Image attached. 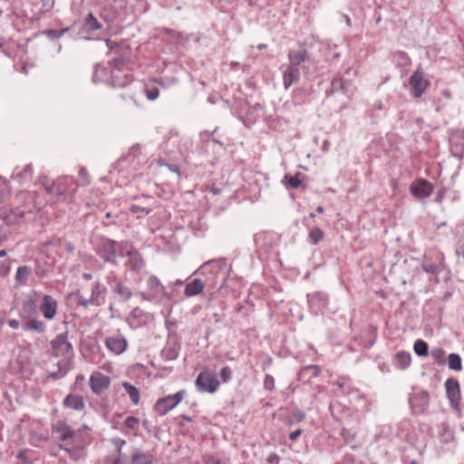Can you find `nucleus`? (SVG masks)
I'll use <instances>...</instances> for the list:
<instances>
[{
  "mask_svg": "<svg viewBox=\"0 0 464 464\" xmlns=\"http://www.w3.org/2000/svg\"><path fill=\"white\" fill-rule=\"evenodd\" d=\"M111 75V87H125L132 82V75L124 59L118 58L109 62Z\"/></svg>",
  "mask_w": 464,
  "mask_h": 464,
  "instance_id": "f257e3e1",
  "label": "nucleus"
},
{
  "mask_svg": "<svg viewBox=\"0 0 464 464\" xmlns=\"http://www.w3.org/2000/svg\"><path fill=\"white\" fill-rule=\"evenodd\" d=\"M187 392L180 390L175 394L168 395L157 400L154 404V411L159 416H165L168 412L176 408L185 398Z\"/></svg>",
  "mask_w": 464,
  "mask_h": 464,
  "instance_id": "f03ea898",
  "label": "nucleus"
},
{
  "mask_svg": "<svg viewBox=\"0 0 464 464\" xmlns=\"http://www.w3.org/2000/svg\"><path fill=\"white\" fill-rule=\"evenodd\" d=\"M146 285V290L141 293L143 298L155 303L162 302L167 295V292L160 279L151 275L148 277Z\"/></svg>",
  "mask_w": 464,
  "mask_h": 464,
  "instance_id": "7ed1b4c3",
  "label": "nucleus"
},
{
  "mask_svg": "<svg viewBox=\"0 0 464 464\" xmlns=\"http://www.w3.org/2000/svg\"><path fill=\"white\" fill-rule=\"evenodd\" d=\"M219 381L212 371H203L198 373L195 385L200 392L214 393L219 387Z\"/></svg>",
  "mask_w": 464,
  "mask_h": 464,
  "instance_id": "20e7f679",
  "label": "nucleus"
},
{
  "mask_svg": "<svg viewBox=\"0 0 464 464\" xmlns=\"http://www.w3.org/2000/svg\"><path fill=\"white\" fill-rule=\"evenodd\" d=\"M105 293L106 287L99 281H96L92 286V294L90 297L79 295V303L84 308H87L90 305L100 306L104 303Z\"/></svg>",
  "mask_w": 464,
  "mask_h": 464,
  "instance_id": "39448f33",
  "label": "nucleus"
},
{
  "mask_svg": "<svg viewBox=\"0 0 464 464\" xmlns=\"http://www.w3.org/2000/svg\"><path fill=\"white\" fill-rule=\"evenodd\" d=\"M409 84L412 89V95L420 98L430 86V82L426 79L424 72L419 68L411 76Z\"/></svg>",
  "mask_w": 464,
  "mask_h": 464,
  "instance_id": "423d86ee",
  "label": "nucleus"
},
{
  "mask_svg": "<svg viewBox=\"0 0 464 464\" xmlns=\"http://www.w3.org/2000/svg\"><path fill=\"white\" fill-rule=\"evenodd\" d=\"M104 344L110 353L120 355L127 350L128 341L118 330L116 334L105 338Z\"/></svg>",
  "mask_w": 464,
  "mask_h": 464,
  "instance_id": "0eeeda50",
  "label": "nucleus"
},
{
  "mask_svg": "<svg viewBox=\"0 0 464 464\" xmlns=\"http://www.w3.org/2000/svg\"><path fill=\"white\" fill-rule=\"evenodd\" d=\"M53 354L70 358L72 355V346L68 342L67 335L62 334L52 342Z\"/></svg>",
  "mask_w": 464,
  "mask_h": 464,
  "instance_id": "6e6552de",
  "label": "nucleus"
},
{
  "mask_svg": "<svg viewBox=\"0 0 464 464\" xmlns=\"http://www.w3.org/2000/svg\"><path fill=\"white\" fill-rule=\"evenodd\" d=\"M410 191L414 198L422 199L431 195L433 186L428 180L420 179L411 183Z\"/></svg>",
  "mask_w": 464,
  "mask_h": 464,
  "instance_id": "1a4fd4ad",
  "label": "nucleus"
},
{
  "mask_svg": "<svg viewBox=\"0 0 464 464\" xmlns=\"http://www.w3.org/2000/svg\"><path fill=\"white\" fill-rule=\"evenodd\" d=\"M111 379L109 376L95 372L90 377V387L93 393L99 394L110 387Z\"/></svg>",
  "mask_w": 464,
  "mask_h": 464,
  "instance_id": "9d476101",
  "label": "nucleus"
},
{
  "mask_svg": "<svg viewBox=\"0 0 464 464\" xmlns=\"http://www.w3.org/2000/svg\"><path fill=\"white\" fill-rule=\"evenodd\" d=\"M447 397L454 409H459L460 401L459 383L455 379H448L445 382Z\"/></svg>",
  "mask_w": 464,
  "mask_h": 464,
  "instance_id": "9b49d317",
  "label": "nucleus"
},
{
  "mask_svg": "<svg viewBox=\"0 0 464 464\" xmlns=\"http://www.w3.org/2000/svg\"><path fill=\"white\" fill-rule=\"evenodd\" d=\"M57 308L58 303L53 296L44 295L43 302L40 304V311L45 319L53 320L57 314Z\"/></svg>",
  "mask_w": 464,
  "mask_h": 464,
  "instance_id": "f8f14e48",
  "label": "nucleus"
},
{
  "mask_svg": "<svg viewBox=\"0 0 464 464\" xmlns=\"http://www.w3.org/2000/svg\"><path fill=\"white\" fill-rule=\"evenodd\" d=\"M300 79V72L296 66L286 65L283 71V85L285 90L296 83Z\"/></svg>",
  "mask_w": 464,
  "mask_h": 464,
  "instance_id": "ddd939ff",
  "label": "nucleus"
},
{
  "mask_svg": "<svg viewBox=\"0 0 464 464\" xmlns=\"http://www.w3.org/2000/svg\"><path fill=\"white\" fill-rule=\"evenodd\" d=\"M430 395L427 392L422 391L414 394L410 399V403L412 409L418 412H421L426 410L429 406Z\"/></svg>",
  "mask_w": 464,
  "mask_h": 464,
  "instance_id": "4468645a",
  "label": "nucleus"
},
{
  "mask_svg": "<svg viewBox=\"0 0 464 464\" xmlns=\"http://www.w3.org/2000/svg\"><path fill=\"white\" fill-rule=\"evenodd\" d=\"M92 81L94 82H103L111 86V75L110 73L109 64L107 66L96 65L93 71Z\"/></svg>",
  "mask_w": 464,
  "mask_h": 464,
  "instance_id": "2eb2a0df",
  "label": "nucleus"
},
{
  "mask_svg": "<svg viewBox=\"0 0 464 464\" xmlns=\"http://www.w3.org/2000/svg\"><path fill=\"white\" fill-rule=\"evenodd\" d=\"M52 428L53 431L58 434L61 440H67L74 434L73 430L63 420H57Z\"/></svg>",
  "mask_w": 464,
  "mask_h": 464,
  "instance_id": "dca6fc26",
  "label": "nucleus"
},
{
  "mask_svg": "<svg viewBox=\"0 0 464 464\" xmlns=\"http://www.w3.org/2000/svg\"><path fill=\"white\" fill-rule=\"evenodd\" d=\"M411 362V355L409 352L401 351L395 353L392 358V364L399 370L407 369Z\"/></svg>",
  "mask_w": 464,
  "mask_h": 464,
  "instance_id": "f3484780",
  "label": "nucleus"
},
{
  "mask_svg": "<svg viewBox=\"0 0 464 464\" xmlns=\"http://www.w3.org/2000/svg\"><path fill=\"white\" fill-rule=\"evenodd\" d=\"M205 285L202 280L195 278L191 282L188 283L184 289V295L187 297H192L199 295L204 290Z\"/></svg>",
  "mask_w": 464,
  "mask_h": 464,
  "instance_id": "a211bd4d",
  "label": "nucleus"
},
{
  "mask_svg": "<svg viewBox=\"0 0 464 464\" xmlns=\"http://www.w3.org/2000/svg\"><path fill=\"white\" fill-rule=\"evenodd\" d=\"M307 52L304 49L291 50L288 53L290 65L297 66L307 60Z\"/></svg>",
  "mask_w": 464,
  "mask_h": 464,
  "instance_id": "6ab92c4d",
  "label": "nucleus"
},
{
  "mask_svg": "<svg viewBox=\"0 0 464 464\" xmlns=\"http://www.w3.org/2000/svg\"><path fill=\"white\" fill-rule=\"evenodd\" d=\"M63 403L65 407L72 410L82 411L84 409V401L81 396L70 394L64 399Z\"/></svg>",
  "mask_w": 464,
  "mask_h": 464,
  "instance_id": "aec40b11",
  "label": "nucleus"
},
{
  "mask_svg": "<svg viewBox=\"0 0 464 464\" xmlns=\"http://www.w3.org/2000/svg\"><path fill=\"white\" fill-rule=\"evenodd\" d=\"M127 394L134 405H138L140 400L139 390L128 382L122 383Z\"/></svg>",
  "mask_w": 464,
  "mask_h": 464,
  "instance_id": "412c9836",
  "label": "nucleus"
},
{
  "mask_svg": "<svg viewBox=\"0 0 464 464\" xmlns=\"http://www.w3.org/2000/svg\"><path fill=\"white\" fill-rule=\"evenodd\" d=\"M303 175L296 173L295 176L285 175L284 177V184L288 188H297L302 184Z\"/></svg>",
  "mask_w": 464,
  "mask_h": 464,
  "instance_id": "4be33fe9",
  "label": "nucleus"
},
{
  "mask_svg": "<svg viewBox=\"0 0 464 464\" xmlns=\"http://www.w3.org/2000/svg\"><path fill=\"white\" fill-rule=\"evenodd\" d=\"M114 292L121 297V300H129L132 293L129 287H127L122 282L116 283L114 286Z\"/></svg>",
  "mask_w": 464,
  "mask_h": 464,
  "instance_id": "5701e85b",
  "label": "nucleus"
},
{
  "mask_svg": "<svg viewBox=\"0 0 464 464\" xmlns=\"http://www.w3.org/2000/svg\"><path fill=\"white\" fill-rule=\"evenodd\" d=\"M448 367L450 370L459 372L462 369L461 358L458 353H450L448 357Z\"/></svg>",
  "mask_w": 464,
  "mask_h": 464,
  "instance_id": "b1692460",
  "label": "nucleus"
},
{
  "mask_svg": "<svg viewBox=\"0 0 464 464\" xmlns=\"http://www.w3.org/2000/svg\"><path fill=\"white\" fill-rule=\"evenodd\" d=\"M31 273L32 269L29 266H19L16 270L15 279L22 284H25Z\"/></svg>",
  "mask_w": 464,
  "mask_h": 464,
  "instance_id": "393cba45",
  "label": "nucleus"
},
{
  "mask_svg": "<svg viewBox=\"0 0 464 464\" xmlns=\"http://www.w3.org/2000/svg\"><path fill=\"white\" fill-rule=\"evenodd\" d=\"M44 328V324L36 319L30 320L24 327L25 331H33L36 333H43Z\"/></svg>",
  "mask_w": 464,
  "mask_h": 464,
  "instance_id": "a878e982",
  "label": "nucleus"
},
{
  "mask_svg": "<svg viewBox=\"0 0 464 464\" xmlns=\"http://www.w3.org/2000/svg\"><path fill=\"white\" fill-rule=\"evenodd\" d=\"M84 25L89 31H97L102 28V24L92 13H90L85 18Z\"/></svg>",
  "mask_w": 464,
  "mask_h": 464,
  "instance_id": "bb28decb",
  "label": "nucleus"
},
{
  "mask_svg": "<svg viewBox=\"0 0 464 464\" xmlns=\"http://www.w3.org/2000/svg\"><path fill=\"white\" fill-rule=\"evenodd\" d=\"M129 256L132 262V268L135 270H140L144 266V261L138 252L135 250L129 251Z\"/></svg>",
  "mask_w": 464,
  "mask_h": 464,
  "instance_id": "cd10ccee",
  "label": "nucleus"
},
{
  "mask_svg": "<svg viewBox=\"0 0 464 464\" xmlns=\"http://www.w3.org/2000/svg\"><path fill=\"white\" fill-rule=\"evenodd\" d=\"M324 237V232L320 227H314L308 233V239L311 244L317 245Z\"/></svg>",
  "mask_w": 464,
  "mask_h": 464,
  "instance_id": "c85d7f7f",
  "label": "nucleus"
},
{
  "mask_svg": "<svg viewBox=\"0 0 464 464\" xmlns=\"http://www.w3.org/2000/svg\"><path fill=\"white\" fill-rule=\"evenodd\" d=\"M430 356L432 359L439 364L443 365L446 362V354L443 349L441 348H433L430 351Z\"/></svg>",
  "mask_w": 464,
  "mask_h": 464,
  "instance_id": "c756f323",
  "label": "nucleus"
},
{
  "mask_svg": "<svg viewBox=\"0 0 464 464\" xmlns=\"http://www.w3.org/2000/svg\"><path fill=\"white\" fill-rule=\"evenodd\" d=\"M414 352L419 356H427L429 348L426 342L423 340H417L413 345Z\"/></svg>",
  "mask_w": 464,
  "mask_h": 464,
  "instance_id": "7c9ffc66",
  "label": "nucleus"
},
{
  "mask_svg": "<svg viewBox=\"0 0 464 464\" xmlns=\"http://www.w3.org/2000/svg\"><path fill=\"white\" fill-rule=\"evenodd\" d=\"M151 456L146 453L137 452L132 456V464H151Z\"/></svg>",
  "mask_w": 464,
  "mask_h": 464,
  "instance_id": "2f4dec72",
  "label": "nucleus"
},
{
  "mask_svg": "<svg viewBox=\"0 0 464 464\" xmlns=\"http://www.w3.org/2000/svg\"><path fill=\"white\" fill-rule=\"evenodd\" d=\"M123 424L127 429L136 433L139 430L140 420L137 417L129 416L125 419Z\"/></svg>",
  "mask_w": 464,
  "mask_h": 464,
  "instance_id": "473e14b6",
  "label": "nucleus"
},
{
  "mask_svg": "<svg viewBox=\"0 0 464 464\" xmlns=\"http://www.w3.org/2000/svg\"><path fill=\"white\" fill-rule=\"evenodd\" d=\"M144 92H145L146 97L150 101L156 100L160 94L159 89L155 86L146 85Z\"/></svg>",
  "mask_w": 464,
  "mask_h": 464,
  "instance_id": "72a5a7b5",
  "label": "nucleus"
},
{
  "mask_svg": "<svg viewBox=\"0 0 464 464\" xmlns=\"http://www.w3.org/2000/svg\"><path fill=\"white\" fill-rule=\"evenodd\" d=\"M114 245L115 243L112 242V241H108L106 243V251H107V254L105 256V261H111L112 258H114L115 256V247H114Z\"/></svg>",
  "mask_w": 464,
  "mask_h": 464,
  "instance_id": "f704fd0d",
  "label": "nucleus"
},
{
  "mask_svg": "<svg viewBox=\"0 0 464 464\" xmlns=\"http://www.w3.org/2000/svg\"><path fill=\"white\" fill-rule=\"evenodd\" d=\"M232 377V371L229 366H225L220 371V378L222 382H227Z\"/></svg>",
  "mask_w": 464,
  "mask_h": 464,
  "instance_id": "c9c22d12",
  "label": "nucleus"
},
{
  "mask_svg": "<svg viewBox=\"0 0 464 464\" xmlns=\"http://www.w3.org/2000/svg\"><path fill=\"white\" fill-rule=\"evenodd\" d=\"M264 387L266 390L272 391L275 388V379L273 376L266 374L264 380Z\"/></svg>",
  "mask_w": 464,
  "mask_h": 464,
  "instance_id": "e433bc0d",
  "label": "nucleus"
},
{
  "mask_svg": "<svg viewBox=\"0 0 464 464\" xmlns=\"http://www.w3.org/2000/svg\"><path fill=\"white\" fill-rule=\"evenodd\" d=\"M67 31L66 30H60V31H56V30H47L44 32L45 34H47L50 38H59L61 37L65 32Z\"/></svg>",
  "mask_w": 464,
  "mask_h": 464,
  "instance_id": "4c0bfd02",
  "label": "nucleus"
},
{
  "mask_svg": "<svg viewBox=\"0 0 464 464\" xmlns=\"http://www.w3.org/2000/svg\"><path fill=\"white\" fill-rule=\"evenodd\" d=\"M113 445L117 448L119 454L121 453L122 447L126 444V441L121 438H114L111 440Z\"/></svg>",
  "mask_w": 464,
  "mask_h": 464,
  "instance_id": "58836bf2",
  "label": "nucleus"
},
{
  "mask_svg": "<svg viewBox=\"0 0 464 464\" xmlns=\"http://www.w3.org/2000/svg\"><path fill=\"white\" fill-rule=\"evenodd\" d=\"M423 269L428 272V273H436L438 271V267L437 266L433 265V264H430V265H428V264H424L422 266Z\"/></svg>",
  "mask_w": 464,
  "mask_h": 464,
  "instance_id": "ea45409f",
  "label": "nucleus"
},
{
  "mask_svg": "<svg viewBox=\"0 0 464 464\" xmlns=\"http://www.w3.org/2000/svg\"><path fill=\"white\" fill-rule=\"evenodd\" d=\"M308 297H309V301H310L311 304H313V303L314 302V300L316 298L320 299L323 302V305L326 304V298L323 295H314L312 297L310 295H308Z\"/></svg>",
  "mask_w": 464,
  "mask_h": 464,
  "instance_id": "a19ab883",
  "label": "nucleus"
},
{
  "mask_svg": "<svg viewBox=\"0 0 464 464\" xmlns=\"http://www.w3.org/2000/svg\"><path fill=\"white\" fill-rule=\"evenodd\" d=\"M7 324L12 329H18L20 327V323L16 319L8 320Z\"/></svg>",
  "mask_w": 464,
  "mask_h": 464,
  "instance_id": "79ce46f5",
  "label": "nucleus"
},
{
  "mask_svg": "<svg viewBox=\"0 0 464 464\" xmlns=\"http://www.w3.org/2000/svg\"><path fill=\"white\" fill-rule=\"evenodd\" d=\"M332 86L335 90H337L339 88H343V80L342 79H334L332 82Z\"/></svg>",
  "mask_w": 464,
  "mask_h": 464,
  "instance_id": "37998d69",
  "label": "nucleus"
},
{
  "mask_svg": "<svg viewBox=\"0 0 464 464\" xmlns=\"http://www.w3.org/2000/svg\"><path fill=\"white\" fill-rule=\"evenodd\" d=\"M79 175L82 178L84 183H89L86 170L83 168L79 170Z\"/></svg>",
  "mask_w": 464,
  "mask_h": 464,
  "instance_id": "c03bdc74",
  "label": "nucleus"
},
{
  "mask_svg": "<svg viewBox=\"0 0 464 464\" xmlns=\"http://www.w3.org/2000/svg\"><path fill=\"white\" fill-rule=\"evenodd\" d=\"M301 433H302L301 430H295L289 434V439L291 440H295L300 436Z\"/></svg>",
  "mask_w": 464,
  "mask_h": 464,
  "instance_id": "a18cd8bd",
  "label": "nucleus"
},
{
  "mask_svg": "<svg viewBox=\"0 0 464 464\" xmlns=\"http://www.w3.org/2000/svg\"><path fill=\"white\" fill-rule=\"evenodd\" d=\"M106 46L108 47L109 50L111 51L114 49V47L117 46V44L114 42H112L111 40L108 39V40H106Z\"/></svg>",
  "mask_w": 464,
  "mask_h": 464,
  "instance_id": "49530a36",
  "label": "nucleus"
},
{
  "mask_svg": "<svg viewBox=\"0 0 464 464\" xmlns=\"http://www.w3.org/2000/svg\"><path fill=\"white\" fill-rule=\"evenodd\" d=\"M6 182L0 178V192L4 191L6 188Z\"/></svg>",
  "mask_w": 464,
  "mask_h": 464,
  "instance_id": "de8ad7c7",
  "label": "nucleus"
},
{
  "mask_svg": "<svg viewBox=\"0 0 464 464\" xmlns=\"http://www.w3.org/2000/svg\"><path fill=\"white\" fill-rule=\"evenodd\" d=\"M32 173V167L30 165L26 166L25 169H24V175H31Z\"/></svg>",
  "mask_w": 464,
  "mask_h": 464,
  "instance_id": "09e8293b",
  "label": "nucleus"
},
{
  "mask_svg": "<svg viewBox=\"0 0 464 464\" xmlns=\"http://www.w3.org/2000/svg\"><path fill=\"white\" fill-rule=\"evenodd\" d=\"M82 278L85 279V280H91L92 278V276L91 274L84 273L82 275Z\"/></svg>",
  "mask_w": 464,
  "mask_h": 464,
  "instance_id": "8fccbe9b",
  "label": "nucleus"
},
{
  "mask_svg": "<svg viewBox=\"0 0 464 464\" xmlns=\"http://www.w3.org/2000/svg\"><path fill=\"white\" fill-rule=\"evenodd\" d=\"M238 66H239V63H237V62L230 63V68L231 69H237Z\"/></svg>",
  "mask_w": 464,
  "mask_h": 464,
  "instance_id": "3c124183",
  "label": "nucleus"
},
{
  "mask_svg": "<svg viewBox=\"0 0 464 464\" xmlns=\"http://www.w3.org/2000/svg\"><path fill=\"white\" fill-rule=\"evenodd\" d=\"M316 211H317L318 213H323V212H324V207H323V206H318V207L316 208Z\"/></svg>",
  "mask_w": 464,
  "mask_h": 464,
  "instance_id": "603ef678",
  "label": "nucleus"
},
{
  "mask_svg": "<svg viewBox=\"0 0 464 464\" xmlns=\"http://www.w3.org/2000/svg\"><path fill=\"white\" fill-rule=\"evenodd\" d=\"M112 464H122L121 460L120 458L114 459L113 463Z\"/></svg>",
  "mask_w": 464,
  "mask_h": 464,
  "instance_id": "864d4df0",
  "label": "nucleus"
},
{
  "mask_svg": "<svg viewBox=\"0 0 464 464\" xmlns=\"http://www.w3.org/2000/svg\"><path fill=\"white\" fill-rule=\"evenodd\" d=\"M6 256V251L5 250H0V257H4Z\"/></svg>",
  "mask_w": 464,
  "mask_h": 464,
  "instance_id": "5fc2aeb1",
  "label": "nucleus"
},
{
  "mask_svg": "<svg viewBox=\"0 0 464 464\" xmlns=\"http://www.w3.org/2000/svg\"><path fill=\"white\" fill-rule=\"evenodd\" d=\"M345 22L347 23L348 25L351 24V19L347 15H345Z\"/></svg>",
  "mask_w": 464,
  "mask_h": 464,
  "instance_id": "6e6d98bb",
  "label": "nucleus"
},
{
  "mask_svg": "<svg viewBox=\"0 0 464 464\" xmlns=\"http://www.w3.org/2000/svg\"><path fill=\"white\" fill-rule=\"evenodd\" d=\"M266 47V44H258V45H257V48H258L259 50H261V49H265Z\"/></svg>",
  "mask_w": 464,
  "mask_h": 464,
  "instance_id": "4d7b16f0",
  "label": "nucleus"
},
{
  "mask_svg": "<svg viewBox=\"0 0 464 464\" xmlns=\"http://www.w3.org/2000/svg\"><path fill=\"white\" fill-rule=\"evenodd\" d=\"M61 449H63V450H65L66 452H71V450L68 449V448H65V447H62L61 446Z\"/></svg>",
  "mask_w": 464,
  "mask_h": 464,
  "instance_id": "13d9d810",
  "label": "nucleus"
},
{
  "mask_svg": "<svg viewBox=\"0 0 464 464\" xmlns=\"http://www.w3.org/2000/svg\"><path fill=\"white\" fill-rule=\"evenodd\" d=\"M184 419H185L187 421H191V418H190V417L184 416Z\"/></svg>",
  "mask_w": 464,
  "mask_h": 464,
  "instance_id": "bf43d9fd",
  "label": "nucleus"
},
{
  "mask_svg": "<svg viewBox=\"0 0 464 464\" xmlns=\"http://www.w3.org/2000/svg\"><path fill=\"white\" fill-rule=\"evenodd\" d=\"M310 217H311V218H314L315 216H314V213H311V214H310Z\"/></svg>",
  "mask_w": 464,
  "mask_h": 464,
  "instance_id": "052dcab7",
  "label": "nucleus"
},
{
  "mask_svg": "<svg viewBox=\"0 0 464 464\" xmlns=\"http://www.w3.org/2000/svg\"><path fill=\"white\" fill-rule=\"evenodd\" d=\"M129 321H130V322H129V324H130V326H132V323H131L130 319H129Z\"/></svg>",
  "mask_w": 464,
  "mask_h": 464,
  "instance_id": "680f3d73",
  "label": "nucleus"
}]
</instances>
